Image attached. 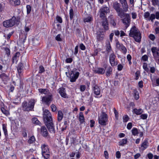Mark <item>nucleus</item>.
I'll list each match as a JSON object with an SVG mask.
<instances>
[{"label": "nucleus", "mask_w": 159, "mask_h": 159, "mask_svg": "<svg viewBox=\"0 0 159 159\" xmlns=\"http://www.w3.org/2000/svg\"><path fill=\"white\" fill-rule=\"evenodd\" d=\"M43 120L49 131L51 133H55L54 126L53 122L52 114L48 110L43 111Z\"/></svg>", "instance_id": "f257e3e1"}, {"label": "nucleus", "mask_w": 159, "mask_h": 159, "mask_svg": "<svg viewBox=\"0 0 159 159\" xmlns=\"http://www.w3.org/2000/svg\"><path fill=\"white\" fill-rule=\"evenodd\" d=\"M129 35L133 37L135 41L139 42L141 40V36L140 31L135 26H133L131 29Z\"/></svg>", "instance_id": "f03ea898"}, {"label": "nucleus", "mask_w": 159, "mask_h": 159, "mask_svg": "<svg viewBox=\"0 0 159 159\" xmlns=\"http://www.w3.org/2000/svg\"><path fill=\"white\" fill-rule=\"evenodd\" d=\"M35 102V100L33 99H30L28 102L24 101L22 104V109L27 111H33Z\"/></svg>", "instance_id": "7ed1b4c3"}, {"label": "nucleus", "mask_w": 159, "mask_h": 159, "mask_svg": "<svg viewBox=\"0 0 159 159\" xmlns=\"http://www.w3.org/2000/svg\"><path fill=\"white\" fill-rule=\"evenodd\" d=\"M16 21V17L13 16L11 19L4 21L3 22V25L6 28L12 27L15 25Z\"/></svg>", "instance_id": "20e7f679"}, {"label": "nucleus", "mask_w": 159, "mask_h": 159, "mask_svg": "<svg viewBox=\"0 0 159 159\" xmlns=\"http://www.w3.org/2000/svg\"><path fill=\"white\" fill-rule=\"evenodd\" d=\"M42 153L43 156L45 159H48L50 157L49 151L47 145L44 144L41 147Z\"/></svg>", "instance_id": "39448f33"}, {"label": "nucleus", "mask_w": 159, "mask_h": 159, "mask_svg": "<svg viewBox=\"0 0 159 159\" xmlns=\"http://www.w3.org/2000/svg\"><path fill=\"white\" fill-rule=\"evenodd\" d=\"M108 120L107 115L104 112H102L98 117V122L99 124L102 125H106Z\"/></svg>", "instance_id": "423d86ee"}, {"label": "nucleus", "mask_w": 159, "mask_h": 159, "mask_svg": "<svg viewBox=\"0 0 159 159\" xmlns=\"http://www.w3.org/2000/svg\"><path fill=\"white\" fill-rule=\"evenodd\" d=\"M76 70V69H74L70 72H69L70 81L71 82H75L79 76V73L78 72L75 73V72Z\"/></svg>", "instance_id": "0eeeda50"}, {"label": "nucleus", "mask_w": 159, "mask_h": 159, "mask_svg": "<svg viewBox=\"0 0 159 159\" xmlns=\"http://www.w3.org/2000/svg\"><path fill=\"white\" fill-rule=\"evenodd\" d=\"M52 100V93H48V94L42 98V102L49 106Z\"/></svg>", "instance_id": "6e6552de"}, {"label": "nucleus", "mask_w": 159, "mask_h": 159, "mask_svg": "<svg viewBox=\"0 0 159 159\" xmlns=\"http://www.w3.org/2000/svg\"><path fill=\"white\" fill-rule=\"evenodd\" d=\"M110 10L108 7L103 6L100 9V17L102 18H104L106 15L110 12Z\"/></svg>", "instance_id": "1a4fd4ad"}, {"label": "nucleus", "mask_w": 159, "mask_h": 159, "mask_svg": "<svg viewBox=\"0 0 159 159\" xmlns=\"http://www.w3.org/2000/svg\"><path fill=\"white\" fill-rule=\"evenodd\" d=\"M122 20L125 28L127 29L130 23V17L129 14H126V16L122 19Z\"/></svg>", "instance_id": "9d476101"}, {"label": "nucleus", "mask_w": 159, "mask_h": 159, "mask_svg": "<svg viewBox=\"0 0 159 159\" xmlns=\"http://www.w3.org/2000/svg\"><path fill=\"white\" fill-rule=\"evenodd\" d=\"M116 56L114 53L111 54L109 56V62L112 66H116L118 64L117 61L116 60Z\"/></svg>", "instance_id": "9b49d317"}, {"label": "nucleus", "mask_w": 159, "mask_h": 159, "mask_svg": "<svg viewBox=\"0 0 159 159\" xmlns=\"http://www.w3.org/2000/svg\"><path fill=\"white\" fill-rule=\"evenodd\" d=\"M151 51L154 59L157 60L159 57V48H157L156 47H153L151 48Z\"/></svg>", "instance_id": "f8f14e48"}, {"label": "nucleus", "mask_w": 159, "mask_h": 159, "mask_svg": "<svg viewBox=\"0 0 159 159\" xmlns=\"http://www.w3.org/2000/svg\"><path fill=\"white\" fill-rule=\"evenodd\" d=\"M116 46L117 48L119 49L124 54L126 53L127 51V49L123 44H120L118 42L116 43Z\"/></svg>", "instance_id": "ddd939ff"}, {"label": "nucleus", "mask_w": 159, "mask_h": 159, "mask_svg": "<svg viewBox=\"0 0 159 159\" xmlns=\"http://www.w3.org/2000/svg\"><path fill=\"white\" fill-rule=\"evenodd\" d=\"M57 91L62 97L64 98H68L67 95L66 93V90L65 88L63 87L60 88L57 90Z\"/></svg>", "instance_id": "4468645a"}, {"label": "nucleus", "mask_w": 159, "mask_h": 159, "mask_svg": "<svg viewBox=\"0 0 159 159\" xmlns=\"http://www.w3.org/2000/svg\"><path fill=\"white\" fill-rule=\"evenodd\" d=\"M20 56V53L19 52H16L12 57V61L13 64L15 63L17 64L18 61L19 57Z\"/></svg>", "instance_id": "2eb2a0df"}, {"label": "nucleus", "mask_w": 159, "mask_h": 159, "mask_svg": "<svg viewBox=\"0 0 159 159\" xmlns=\"http://www.w3.org/2000/svg\"><path fill=\"white\" fill-rule=\"evenodd\" d=\"M92 88L94 94L96 95H99L100 93V89L98 86L95 84V82L93 84Z\"/></svg>", "instance_id": "dca6fc26"}, {"label": "nucleus", "mask_w": 159, "mask_h": 159, "mask_svg": "<svg viewBox=\"0 0 159 159\" xmlns=\"http://www.w3.org/2000/svg\"><path fill=\"white\" fill-rule=\"evenodd\" d=\"M24 67V65L23 63L20 62L19 63L17 67V70L19 75L20 76L22 74Z\"/></svg>", "instance_id": "f3484780"}, {"label": "nucleus", "mask_w": 159, "mask_h": 159, "mask_svg": "<svg viewBox=\"0 0 159 159\" xmlns=\"http://www.w3.org/2000/svg\"><path fill=\"white\" fill-rule=\"evenodd\" d=\"M41 134L44 137H46L48 134V132L45 126H42L41 128Z\"/></svg>", "instance_id": "a211bd4d"}, {"label": "nucleus", "mask_w": 159, "mask_h": 159, "mask_svg": "<svg viewBox=\"0 0 159 159\" xmlns=\"http://www.w3.org/2000/svg\"><path fill=\"white\" fill-rule=\"evenodd\" d=\"M102 26L104 30H107L109 29L108 23L107 20L106 18L103 20L102 22Z\"/></svg>", "instance_id": "6ab92c4d"}, {"label": "nucleus", "mask_w": 159, "mask_h": 159, "mask_svg": "<svg viewBox=\"0 0 159 159\" xmlns=\"http://www.w3.org/2000/svg\"><path fill=\"white\" fill-rule=\"evenodd\" d=\"M104 68L105 70H107L106 72V75L107 76L110 75L112 70V68L110 66H108L107 65L104 66Z\"/></svg>", "instance_id": "aec40b11"}, {"label": "nucleus", "mask_w": 159, "mask_h": 159, "mask_svg": "<svg viewBox=\"0 0 159 159\" xmlns=\"http://www.w3.org/2000/svg\"><path fill=\"white\" fill-rule=\"evenodd\" d=\"M148 146V142L147 140H145L142 143L140 149L142 151H143L147 148Z\"/></svg>", "instance_id": "412c9836"}, {"label": "nucleus", "mask_w": 159, "mask_h": 159, "mask_svg": "<svg viewBox=\"0 0 159 159\" xmlns=\"http://www.w3.org/2000/svg\"><path fill=\"white\" fill-rule=\"evenodd\" d=\"M116 12L117 13L118 16L120 18H122L124 17H125L126 16V14H128V13H125V11H124L122 8Z\"/></svg>", "instance_id": "4be33fe9"}, {"label": "nucleus", "mask_w": 159, "mask_h": 159, "mask_svg": "<svg viewBox=\"0 0 159 159\" xmlns=\"http://www.w3.org/2000/svg\"><path fill=\"white\" fill-rule=\"evenodd\" d=\"M120 4L117 2H113L112 5L113 8L116 11L121 9L120 8Z\"/></svg>", "instance_id": "5701e85b"}, {"label": "nucleus", "mask_w": 159, "mask_h": 159, "mask_svg": "<svg viewBox=\"0 0 159 159\" xmlns=\"http://www.w3.org/2000/svg\"><path fill=\"white\" fill-rule=\"evenodd\" d=\"M95 72L98 74H103L105 72V70L103 68H98L95 70Z\"/></svg>", "instance_id": "b1692460"}, {"label": "nucleus", "mask_w": 159, "mask_h": 159, "mask_svg": "<svg viewBox=\"0 0 159 159\" xmlns=\"http://www.w3.org/2000/svg\"><path fill=\"white\" fill-rule=\"evenodd\" d=\"M63 117V114L61 111H59L57 114V120L58 121H60Z\"/></svg>", "instance_id": "393cba45"}, {"label": "nucleus", "mask_w": 159, "mask_h": 159, "mask_svg": "<svg viewBox=\"0 0 159 159\" xmlns=\"http://www.w3.org/2000/svg\"><path fill=\"white\" fill-rule=\"evenodd\" d=\"M133 112L137 115H140L143 113V111L141 109H137L135 108L133 110Z\"/></svg>", "instance_id": "a878e982"}, {"label": "nucleus", "mask_w": 159, "mask_h": 159, "mask_svg": "<svg viewBox=\"0 0 159 159\" xmlns=\"http://www.w3.org/2000/svg\"><path fill=\"white\" fill-rule=\"evenodd\" d=\"M93 20V17L91 16H89L85 17L84 19V22H90Z\"/></svg>", "instance_id": "bb28decb"}, {"label": "nucleus", "mask_w": 159, "mask_h": 159, "mask_svg": "<svg viewBox=\"0 0 159 159\" xmlns=\"http://www.w3.org/2000/svg\"><path fill=\"white\" fill-rule=\"evenodd\" d=\"M0 77L3 81H7L8 79V76L4 73L1 74Z\"/></svg>", "instance_id": "cd10ccee"}, {"label": "nucleus", "mask_w": 159, "mask_h": 159, "mask_svg": "<svg viewBox=\"0 0 159 159\" xmlns=\"http://www.w3.org/2000/svg\"><path fill=\"white\" fill-rule=\"evenodd\" d=\"M122 5V6L123 8V11L125 12H127L128 10V9L129 8V6L127 4V2H125V3H123V4H121Z\"/></svg>", "instance_id": "c85d7f7f"}, {"label": "nucleus", "mask_w": 159, "mask_h": 159, "mask_svg": "<svg viewBox=\"0 0 159 159\" xmlns=\"http://www.w3.org/2000/svg\"><path fill=\"white\" fill-rule=\"evenodd\" d=\"M127 139H123L119 142V145L124 146L125 144L127 143Z\"/></svg>", "instance_id": "c756f323"}, {"label": "nucleus", "mask_w": 159, "mask_h": 159, "mask_svg": "<svg viewBox=\"0 0 159 159\" xmlns=\"http://www.w3.org/2000/svg\"><path fill=\"white\" fill-rule=\"evenodd\" d=\"M84 117L83 113L82 112H80L79 114V121L81 124L83 123L84 122Z\"/></svg>", "instance_id": "7c9ffc66"}, {"label": "nucleus", "mask_w": 159, "mask_h": 159, "mask_svg": "<svg viewBox=\"0 0 159 159\" xmlns=\"http://www.w3.org/2000/svg\"><path fill=\"white\" fill-rule=\"evenodd\" d=\"M32 122L33 124L37 125H40L41 123L38 120L37 118L36 117H34L32 119Z\"/></svg>", "instance_id": "2f4dec72"}, {"label": "nucleus", "mask_w": 159, "mask_h": 159, "mask_svg": "<svg viewBox=\"0 0 159 159\" xmlns=\"http://www.w3.org/2000/svg\"><path fill=\"white\" fill-rule=\"evenodd\" d=\"M106 50L108 52H110L111 50V47L109 42H108L106 44Z\"/></svg>", "instance_id": "473e14b6"}, {"label": "nucleus", "mask_w": 159, "mask_h": 159, "mask_svg": "<svg viewBox=\"0 0 159 159\" xmlns=\"http://www.w3.org/2000/svg\"><path fill=\"white\" fill-rule=\"evenodd\" d=\"M2 129L6 137L8 136L7 132V127L5 124H2Z\"/></svg>", "instance_id": "72a5a7b5"}, {"label": "nucleus", "mask_w": 159, "mask_h": 159, "mask_svg": "<svg viewBox=\"0 0 159 159\" xmlns=\"http://www.w3.org/2000/svg\"><path fill=\"white\" fill-rule=\"evenodd\" d=\"M134 97L136 100H138L139 98V94L138 92L136 90L134 91Z\"/></svg>", "instance_id": "f704fd0d"}, {"label": "nucleus", "mask_w": 159, "mask_h": 159, "mask_svg": "<svg viewBox=\"0 0 159 159\" xmlns=\"http://www.w3.org/2000/svg\"><path fill=\"white\" fill-rule=\"evenodd\" d=\"M39 92L41 93H44L45 94H48V90L47 89H38Z\"/></svg>", "instance_id": "c9c22d12"}, {"label": "nucleus", "mask_w": 159, "mask_h": 159, "mask_svg": "<svg viewBox=\"0 0 159 159\" xmlns=\"http://www.w3.org/2000/svg\"><path fill=\"white\" fill-rule=\"evenodd\" d=\"M35 141V139L34 136H32L30 137L28 140V143L30 144H31L34 143Z\"/></svg>", "instance_id": "e433bc0d"}, {"label": "nucleus", "mask_w": 159, "mask_h": 159, "mask_svg": "<svg viewBox=\"0 0 159 159\" xmlns=\"http://www.w3.org/2000/svg\"><path fill=\"white\" fill-rule=\"evenodd\" d=\"M132 134L134 135H136L139 134L138 129L135 128H134L131 130Z\"/></svg>", "instance_id": "4c0bfd02"}, {"label": "nucleus", "mask_w": 159, "mask_h": 159, "mask_svg": "<svg viewBox=\"0 0 159 159\" xmlns=\"http://www.w3.org/2000/svg\"><path fill=\"white\" fill-rule=\"evenodd\" d=\"M70 17V20H72L74 17V13L73 10L72 8L70 9L69 12Z\"/></svg>", "instance_id": "58836bf2"}, {"label": "nucleus", "mask_w": 159, "mask_h": 159, "mask_svg": "<svg viewBox=\"0 0 159 159\" xmlns=\"http://www.w3.org/2000/svg\"><path fill=\"white\" fill-rule=\"evenodd\" d=\"M150 16V14L148 11L144 13V17L146 20H148Z\"/></svg>", "instance_id": "ea45409f"}, {"label": "nucleus", "mask_w": 159, "mask_h": 159, "mask_svg": "<svg viewBox=\"0 0 159 159\" xmlns=\"http://www.w3.org/2000/svg\"><path fill=\"white\" fill-rule=\"evenodd\" d=\"M152 4L154 6L158 5L159 4V0H152Z\"/></svg>", "instance_id": "a19ab883"}, {"label": "nucleus", "mask_w": 159, "mask_h": 159, "mask_svg": "<svg viewBox=\"0 0 159 159\" xmlns=\"http://www.w3.org/2000/svg\"><path fill=\"white\" fill-rule=\"evenodd\" d=\"M1 111L3 113L7 116L9 115V111H8L6 110L3 107H2L1 108Z\"/></svg>", "instance_id": "79ce46f5"}, {"label": "nucleus", "mask_w": 159, "mask_h": 159, "mask_svg": "<svg viewBox=\"0 0 159 159\" xmlns=\"http://www.w3.org/2000/svg\"><path fill=\"white\" fill-rule=\"evenodd\" d=\"M155 18V15L154 14H151L148 20H151L152 22H153V20Z\"/></svg>", "instance_id": "37998d69"}, {"label": "nucleus", "mask_w": 159, "mask_h": 159, "mask_svg": "<svg viewBox=\"0 0 159 159\" xmlns=\"http://www.w3.org/2000/svg\"><path fill=\"white\" fill-rule=\"evenodd\" d=\"M5 53L7 56H9L10 54V49L8 48H4Z\"/></svg>", "instance_id": "c03bdc74"}, {"label": "nucleus", "mask_w": 159, "mask_h": 159, "mask_svg": "<svg viewBox=\"0 0 159 159\" xmlns=\"http://www.w3.org/2000/svg\"><path fill=\"white\" fill-rule=\"evenodd\" d=\"M97 39L99 41H101L103 39V34H99L97 36Z\"/></svg>", "instance_id": "a18cd8bd"}, {"label": "nucleus", "mask_w": 159, "mask_h": 159, "mask_svg": "<svg viewBox=\"0 0 159 159\" xmlns=\"http://www.w3.org/2000/svg\"><path fill=\"white\" fill-rule=\"evenodd\" d=\"M113 110H114V114H115V116L116 119V120H118V113L115 108H113Z\"/></svg>", "instance_id": "49530a36"}, {"label": "nucleus", "mask_w": 159, "mask_h": 159, "mask_svg": "<svg viewBox=\"0 0 159 159\" xmlns=\"http://www.w3.org/2000/svg\"><path fill=\"white\" fill-rule=\"evenodd\" d=\"M143 69L147 72L149 71V69L148 67L147 64L146 63H144L143 66Z\"/></svg>", "instance_id": "de8ad7c7"}, {"label": "nucleus", "mask_w": 159, "mask_h": 159, "mask_svg": "<svg viewBox=\"0 0 159 159\" xmlns=\"http://www.w3.org/2000/svg\"><path fill=\"white\" fill-rule=\"evenodd\" d=\"M27 13L28 14L30 13L31 11V7L30 5H27L26 6Z\"/></svg>", "instance_id": "09e8293b"}, {"label": "nucleus", "mask_w": 159, "mask_h": 159, "mask_svg": "<svg viewBox=\"0 0 159 159\" xmlns=\"http://www.w3.org/2000/svg\"><path fill=\"white\" fill-rule=\"evenodd\" d=\"M33 44L34 45H36L39 43V41L36 39H34L32 40Z\"/></svg>", "instance_id": "8fccbe9b"}, {"label": "nucleus", "mask_w": 159, "mask_h": 159, "mask_svg": "<svg viewBox=\"0 0 159 159\" xmlns=\"http://www.w3.org/2000/svg\"><path fill=\"white\" fill-rule=\"evenodd\" d=\"M129 118L127 115H125L123 117V122H127L129 120Z\"/></svg>", "instance_id": "3c124183"}, {"label": "nucleus", "mask_w": 159, "mask_h": 159, "mask_svg": "<svg viewBox=\"0 0 159 159\" xmlns=\"http://www.w3.org/2000/svg\"><path fill=\"white\" fill-rule=\"evenodd\" d=\"M14 2V5H19L20 3V0H12Z\"/></svg>", "instance_id": "603ef678"}, {"label": "nucleus", "mask_w": 159, "mask_h": 159, "mask_svg": "<svg viewBox=\"0 0 159 159\" xmlns=\"http://www.w3.org/2000/svg\"><path fill=\"white\" fill-rule=\"evenodd\" d=\"M45 71L43 67L42 66H40L39 67V73H42L44 72Z\"/></svg>", "instance_id": "864d4df0"}, {"label": "nucleus", "mask_w": 159, "mask_h": 159, "mask_svg": "<svg viewBox=\"0 0 159 159\" xmlns=\"http://www.w3.org/2000/svg\"><path fill=\"white\" fill-rule=\"evenodd\" d=\"M80 90L81 92H84L86 89V86L84 85H80Z\"/></svg>", "instance_id": "5fc2aeb1"}, {"label": "nucleus", "mask_w": 159, "mask_h": 159, "mask_svg": "<svg viewBox=\"0 0 159 159\" xmlns=\"http://www.w3.org/2000/svg\"><path fill=\"white\" fill-rule=\"evenodd\" d=\"M51 107L52 109V111L53 112H55L56 111L57 107L54 104H52L51 106Z\"/></svg>", "instance_id": "6e6d98bb"}, {"label": "nucleus", "mask_w": 159, "mask_h": 159, "mask_svg": "<svg viewBox=\"0 0 159 159\" xmlns=\"http://www.w3.org/2000/svg\"><path fill=\"white\" fill-rule=\"evenodd\" d=\"M140 72L139 71H137L135 73V78L136 80H138L139 79V76H140Z\"/></svg>", "instance_id": "4d7b16f0"}, {"label": "nucleus", "mask_w": 159, "mask_h": 159, "mask_svg": "<svg viewBox=\"0 0 159 159\" xmlns=\"http://www.w3.org/2000/svg\"><path fill=\"white\" fill-rule=\"evenodd\" d=\"M148 57L146 55H145L142 56V60L144 61H146L148 60Z\"/></svg>", "instance_id": "13d9d810"}, {"label": "nucleus", "mask_w": 159, "mask_h": 159, "mask_svg": "<svg viewBox=\"0 0 159 159\" xmlns=\"http://www.w3.org/2000/svg\"><path fill=\"white\" fill-rule=\"evenodd\" d=\"M116 157L117 158H119L120 157H121V153L120 152V151H117L116 152Z\"/></svg>", "instance_id": "bf43d9fd"}, {"label": "nucleus", "mask_w": 159, "mask_h": 159, "mask_svg": "<svg viewBox=\"0 0 159 159\" xmlns=\"http://www.w3.org/2000/svg\"><path fill=\"white\" fill-rule=\"evenodd\" d=\"M58 41H61V39L60 37V34H58L55 38Z\"/></svg>", "instance_id": "052dcab7"}, {"label": "nucleus", "mask_w": 159, "mask_h": 159, "mask_svg": "<svg viewBox=\"0 0 159 159\" xmlns=\"http://www.w3.org/2000/svg\"><path fill=\"white\" fill-rule=\"evenodd\" d=\"M56 19L57 21L60 23H62V18L59 16H57L56 17Z\"/></svg>", "instance_id": "680f3d73"}, {"label": "nucleus", "mask_w": 159, "mask_h": 159, "mask_svg": "<svg viewBox=\"0 0 159 159\" xmlns=\"http://www.w3.org/2000/svg\"><path fill=\"white\" fill-rule=\"evenodd\" d=\"M80 49L83 50H84L85 49V46L83 44V43H81L80 44Z\"/></svg>", "instance_id": "e2e57ef3"}, {"label": "nucleus", "mask_w": 159, "mask_h": 159, "mask_svg": "<svg viewBox=\"0 0 159 159\" xmlns=\"http://www.w3.org/2000/svg\"><path fill=\"white\" fill-rule=\"evenodd\" d=\"M149 37L150 39L152 41H154L155 38L154 35L152 34H151L149 35Z\"/></svg>", "instance_id": "0e129e2a"}, {"label": "nucleus", "mask_w": 159, "mask_h": 159, "mask_svg": "<svg viewBox=\"0 0 159 159\" xmlns=\"http://www.w3.org/2000/svg\"><path fill=\"white\" fill-rule=\"evenodd\" d=\"M123 66L121 64H119L117 66V69L119 71H121L122 70Z\"/></svg>", "instance_id": "69168bd1"}, {"label": "nucleus", "mask_w": 159, "mask_h": 159, "mask_svg": "<svg viewBox=\"0 0 159 159\" xmlns=\"http://www.w3.org/2000/svg\"><path fill=\"white\" fill-rule=\"evenodd\" d=\"M132 126V123L130 122L128 123L127 125V128L128 129H130Z\"/></svg>", "instance_id": "338daca9"}, {"label": "nucleus", "mask_w": 159, "mask_h": 159, "mask_svg": "<svg viewBox=\"0 0 159 159\" xmlns=\"http://www.w3.org/2000/svg\"><path fill=\"white\" fill-rule=\"evenodd\" d=\"M72 61V59L71 58H67L66 60V62L67 63H70Z\"/></svg>", "instance_id": "774afa93"}]
</instances>
